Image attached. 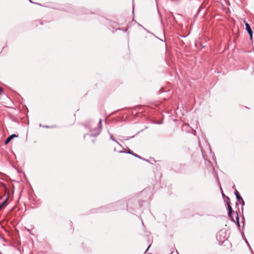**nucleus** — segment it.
Segmentation results:
<instances>
[{
	"label": "nucleus",
	"instance_id": "1",
	"mask_svg": "<svg viewBox=\"0 0 254 254\" xmlns=\"http://www.w3.org/2000/svg\"><path fill=\"white\" fill-rule=\"evenodd\" d=\"M226 203L228 206V216L231 219L232 221L233 222H235V220L234 218V217L232 216V208L230 205V199L228 197H226Z\"/></svg>",
	"mask_w": 254,
	"mask_h": 254
},
{
	"label": "nucleus",
	"instance_id": "2",
	"mask_svg": "<svg viewBox=\"0 0 254 254\" xmlns=\"http://www.w3.org/2000/svg\"><path fill=\"white\" fill-rule=\"evenodd\" d=\"M246 29L248 33L249 34L251 38H252L253 36V31L250 27V25L247 22H245Z\"/></svg>",
	"mask_w": 254,
	"mask_h": 254
},
{
	"label": "nucleus",
	"instance_id": "3",
	"mask_svg": "<svg viewBox=\"0 0 254 254\" xmlns=\"http://www.w3.org/2000/svg\"><path fill=\"white\" fill-rule=\"evenodd\" d=\"M235 194L236 195V198L239 202L241 201H243V205H244L245 202L242 197L239 195V192L237 190H235Z\"/></svg>",
	"mask_w": 254,
	"mask_h": 254
},
{
	"label": "nucleus",
	"instance_id": "4",
	"mask_svg": "<svg viewBox=\"0 0 254 254\" xmlns=\"http://www.w3.org/2000/svg\"><path fill=\"white\" fill-rule=\"evenodd\" d=\"M17 136L15 134H12L11 135H10L8 137V138L6 139V140L5 141V142L4 143L5 144H7L12 138H13L14 137H17Z\"/></svg>",
	"mask_w": 254,
	"mask_h": 254
},
{
	"label": "nucleus",
	"instance_id": "5",
	"mask_svg": "<svg viewBox=\"0 0 254 254\" xmlns=\"http://www.w3.org/2000/svg\"><path fill=\"white\" fill-rule=\"evenodd\" d=\"M235 218H236V221L237 222V224L239 226H240V224H239V216H238V214L237 213H236V214H235Z\"/></svg>",
	"mask_w": 254,
	"mask_h": 254
},
{
	"label": "nucleus",
	"instance_id": "6",
	"mask_svg": "<svg viewBox=\"0 0 254 254\" xmlns=\"http://www.w3.org/2000/svg\"><path fill=\"white\" fill-rule=\"evenodd\" d=\"M5 202H6V200H4V201H3L2 202V203L1 204H0V210L2 208L3 205L5 204Z\"/></svg>",
	"mask_w": 254,
	"mask_h": 254
},
{
	"label": "nucleus",
	"instance_id": "7",
	"mask_svg": "<svg viewBox=\"0 0 254 254\" xmlns=\"http://www.w3.org/2000/svg\"><path fill=\"white\" fill-rule=\"evenodd\" d=\"M110 137H111V139L112 140H113V141H115V142H117V141H116V140L113 138V135H111Z\"/></svg>",
	"mask_w": 254,
	"mask_h": 254
},
{
	"label": "nucleus",
	"instance_id": "8",
	"mask_svg": "<svg viewBox=\"0 0 254 254\" xmlns=\"http://www.w3.org/2000/svg\"><path fill=\"white\" fill-rule=\"evenodd\" d=\"M3 92V89L2 87H0V95L2 94Z\"/></svg>",
	"mask_w": 254,
	"mask_h": 254
},
{
	"label": "nucleus",
	"instance_id": "9",
	"mask_svg": "<svg viewBox=\"0 0 254 254\" xmlns=\"http://www.w3.org/2000/svg\"><path fill=\"white\" fill-rule=\"evenodd\" d=\"M99 125H100V127H101L102 126V120L100 119L99 122Z\"/></svg>",
	"mask_w": 254,
	"mask_h": 254
},
{
	"label": "nucleus",
	"instance_id": "10",
	"mask_svg": "<svg viewBox=\"0 0 254 254\" xmlns=\"http://www.w3.org/2000/svg\"><path fill=\"white\" fill-rule=\"evenodd\" d=\"M129 153L130 154H131L132 155H133L135 157H139L137 155V154H133V153H132L131 152L129 151Z\"/></svg>",
	"mask_w": 254,
	"mask_h": 254
},
{
	"label": "nucleus",
	"instance_id": "11",
	"mask_svg": "<svg viewBox=\"0 0 254 254\" xmlns=\"http://www.w3.org/2000/svg\"><path fill=\"white\" fill-rule=\"evenodd\" d=\"M240 201H241V202H240V203H241L242 205H243V201H241V200H240Z\"/></svg>",
	"mask_w": 254,
	"mask_h": 254
}]
</instances>
